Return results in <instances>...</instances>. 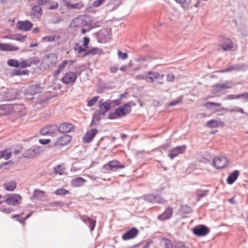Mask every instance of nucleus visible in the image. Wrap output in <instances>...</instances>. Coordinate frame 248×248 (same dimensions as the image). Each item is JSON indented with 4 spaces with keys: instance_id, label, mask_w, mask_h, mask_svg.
I'll use <instances>...</instances> for the list:
<instances>
[{
    "instance_id": "nucleus-29",
    "label": "nucleus",
    "mask_w": 248,
    "mask_h": 248,
    "mask_svg": "<svg viewBox=\"0 0 248 248\" xmlns=\"http://www.w3.org/2000/svg\"><path fill=\"white\" fill-rule=\"evenodd\" d=\"M160 244L164 248H173V247L171 241L166 237H163L160 239Z\"/></svg>"
},
{
    "instance_id": "nucleus-52",
    "label": "nucleus",
    "mask_w": 248,
    "mask_h": 248,
    "mask_svg": "<svg viewBox=\"0 0 248 248\" xmlns=\"http://www.w3.org/2000/svg\"><path fill=\"white\" fill-rule=\"evenodd\" d=\"M54 171L56 174H59L60 175H62L64 173L62 168V166L61 165H57L56 167H54Z\"/></svg>"
},
{
    "instance_id": "nucleus-44",
    "label": "nucleus",
    "mask_w": 248,
    "mask_h": 248,
    "mask_svg": "<svg viewBox=\"0 0 248 248\" xmlns=\"http://www.w3.org/2000/svg\"><path fill=\"white\" fill-rule=\"evenodd\" d=\"M27 70H22L19 69H15L13 70L12 74L13 75L20 76L25 75L27 74Z\"/></svg>"
},
{
    "instance_id": "nucleus-22",
    "label": "nucleus",
    "mask_w": 248,
    "mask_h": 248,
    "mask_svg": "<svg viewBox=\"0 0 248 248\" xmlns=\"http://www.w3.org/2000/svg\"><path fill=\"white\" fill-rule=\"evenodd\" d=\"M239 175V171L238 170H235L231 173L227 179V182L229 185L232 184L237 179L238 176Z\"/></svg>"
},
{
    "instance_id": "nucleus-49",
    "label": "nucleus",
    "mask_w": 248,
    "mask_h": 248,
    "mask_svg": "<svg viewBox=\"0 0 248 248\" xmlns=\"http://www.w3.org/2000/svg\"><path fill=\"white\" fill-rule=\"evenodd\" d=\"M99 96H96L93 97L92 99L88 101L87 106L89 107L93 106L95 103L97 101Z\"/></svg>"
},
{
    "instance_id": "nucleus-19",
    "label": "nucleus",
    "mask_w": 248,
    "mask_h": 248,
    "mask_svg": "<svg viewBox=\"0 0 248 248\" xmlns=\"http://www.w3.org/2000/svg\"><path fill=\"white\" fill-rule=\"evenodd\" d=\"M21 200V197L17 194H14L7 198L2 202H5L9 205L15 206L18 203L19 200Z\"/></svg>"
},
{
    "instance_id": "nucleus-4",
    "label": "nucleus",
    "mask_w": 248,
    "mask_h": 248,
    "mask_svg": "<svg viewBox=\"0 0 248 248\" xmlns=\"http://www.w3.org/2000/svg\"><path fill=\"white\" fill-rule=\"evenodd\" d=\"M229 160L225 156L216 157L213 160L212 165L217 170H220L226 167L229 164Z\"/></svg>"
},
{
    "instance_id": "nucleus-41",
    "label": "nucleus",
    "mask_w": 248,
    "mask_h": 248,
    "mask_svg": "<svg viewBox=\"0 0 248 248\" xmlns=\"http://www.w3.org/2000/svg\"><path fill=\"white\" fill-rule=\"evenodd\" d=\"M222 109L227 111L229 112H238L242 114H246L244 111V109L241 108L237 107L235 108L228 109L223 108Z\"/></svg>"
},
{
    "instance_id": "nucleus-35",
    "label": "nucleus",
    "mask_w": 248,
    "mask_h": 248,
    "mask_svg": "<svg viewBox=\"0 0 248 248\" xmlns=\"http://www.w3.org/2000/svg\"><path fill=\"white\" fill-rule=\"evenodd\" d=\"M209 192V190H202V189H197L196 194L197 197V201H199L201 200V198H203L208 194Z\"/></svg>"
},
{
    "instance_id": "nucleus-25",
    "label": "nucleus",
    "mask_w": 248,
    "mask_h": 248,
    "mask_svg": "<svg viewBox=\"0 0 248 248\" xmlns=\"http://www.w3.org/2000/svg\"><path fill=\"white\" fill-rule=\"evenodd\" d=\"M42 15V10L41 8L39 5H36L32 7L31 16L33 18H38Z\"/></svg>"
},
{
    "instance_id": "nucleus-57",
    "label": "nucleus",
    "mask_w": 248,
    "mask_h": 248,
    "mask_svg": "<svg viewBox=\"0 0 248 248\" xmlns=\"http://www.w3.org/2000/svg\"><path fill=\"white\" fill-rule=\"evenodd\" d=\"M105 0H96L93 3V6L94 7H98L105 2Z\"/></svg>"
},
{
    "instance_id": "nucleus-28",
    "label": "nucleus",
    "mask_w": 248,
    "mask_h": 248,
    "mask_svg": "<svg viewBox=\"0 0 248 248\" xmlns=\"http://www.w3.org/2000/svg\"><path fill=\"white\" fill-rule=\"evenodd\" d=\"M9 105L12 106V108L14 112L21 114L24 112L23 110L24 109V106L22 104L18 103H14L10 104Z\"/></svg>"
},
{
    "instance_id": "nucleus-31",
    "label": "nucleus",
    "mask_w": 248,
    "mask_h": 248,
    "mask_svg": "<svg viewBox=\"0 0 248 248\" xmlns=\"http://www.w3.org/2000/svg\"><path fill=\"white\" fill-rule=\"evenodd\" d=\"M85 182V180L82 177H77L71 181V185L74 187L81 186Z\"/></svg>"
},
{
    "instance_id": "nucleus-58",
    "label": "nucleus",
    "mask_w": 248,
    "mask_h": 248,
    "mask_svg": "<svg viewBox=\"0 0 248 248\" xmlns=\"http://www.w3.org/2000/svg\"><path fill=\"white\" fill-rule=\"evenodd\" d=\"M90 42V39L89 37L85 36L83 38V46L86 48H88L89 47V44Z\"/></svg>"
},
{
    "instance_id": "nucleus-62",
    "label": "nucleus",
    "mask_w": 248,
    "mask_h": 248,
    "mask_svg": "<svg viewBox=\"0 0 248 248\" xmlns=\"http://www.w3.org/2000/svg\"><path fill=\"white\" fill-rule=\"evenodd\" d=\"M55 36H45L44 37V39L45 40H46L48 42H54L55 41Z\"/></svg>"
},
{
    "instance_id": "nucleus-24",
    "label": "nucleus",
    "mask_w": 248,
    "mask_h": 248,
    "mask_svg": "<svg viewBox=\"0 0 248 248\" xmlns=\"http://www.w3.org/2000/svg\"><path fill=\"white\" fill-rule=\"evenodd\" d=\"M19 48L17 46H13L10 44H7L4 43H0V51H16Z\"/></svg>"
},
{
    "instance_id": "nucleus-39",
    "label": "nucleus",
    "mask_w": 248,
    "mask_h": 248,
    "mask_svg": "<svg viewBox=\"0 0 248 248\" xmlns=\"http://www.w3.org/2000/svg\"><path fill=\"white\" fill-rule=\"evenodd\" d=\"M7 64L10 66L16 68L18 67L20 65V63L16 59H9L7 61Z\"/></svg>"
},
{
    "instance_id": "nucleus-40",
    "label": "nucleus",
    "mask_w": 248,
    "mask_h": 248,
    "mask_svg": "<svg viewBox=\"0 0 248 248\" xmlns=\"http://www.w3.org/2000/svg\"><path fill=\"white\" fill-rule=\"evenodd\" d=\"M135 61L141 63H143L144 62L148 63L150 62V59L148 57L140 56L136 58Z\"/></svg>"
},
{
    "instance_id": "nucleus-45",
    "label": "nucleus",
    "mask_w": 248,
    "mask_h": 248,
    "mask_svg": "<svg viewBox=\"0 0 248 248\" xmlns=\"http://www.w3.org/2000/svg\"><path fill=\"white\" fill-rule=\"evenodd\" d=\"M221 104L213 102H208L204 104V106L208 108H211L212 106L220 107Z\"/></svg>"
},
{
    "instance_id": "nucleus-23",
    "label": "nucleus",
    "mask_w": 248,
    "mask_h": 248,
    "mask_svg": "<svg viewBox=\"0 0 248 248\" xmlns=\"http://www.w3.org/2000/svg\"><path fill=\"white\" fill-rule=\"evenodd\" d=\"M232 86V83L230 81H226L222 84H216L215 85V89L217 92H218L223 89L231 88Z\"/></svg>"
},
{
    "instance_id": "nucleus-16",
    "label": "nucleus",
    "mask_w": 248,
    "mask_h": 248,
    "mask_svg": "<svg viewBox=\"0 0 248 248\" xmlns=\"http://www.w3.org/2000/svg\"><path fill=\"white\" fill-rule=\"evenodd\" d=\"M17 28L22 31H30L33 27V24L28 20L18 21L16 23Z\"/></svg>"
},
{
    "instance_id": "nucleus-59",
    "label": "nucleus",
    "mask_w": 248,
    "mask_h": 248,
    "mask_svg": "<svg viewBox=\"0 0 248 248\" xmlns=\"http://www.w3.org/2000/svg\"><path fill=\"white\" fill-rule=\"evenodd\" d=\"M20 66L22 68H24L30 67V64L28 61H23L20 63Z\"/></svg>"
},
{
    "instance_id": "nucleus-26",
    "label": "nucleus",
    "mask_w": 248,
    "mask_h": 248,
    "mask_svg": "<svg viewBox=\"0 0 248 248\" xmlns=\"http://www.w3.org/2000/svg\"><path fill=\"white\" fill-rule=\"evenodd\" d=\"M224 123L216 120H211L206 123V126L210 128H216L219 126L223 125Z\"/></svg>"
},
{
    "instance_id": "nucleus-14",
    "label": "nucleus",
    "mask_w": 248,
    "mask_h": 248,
    "mask_svg": "<svg viewBox=\"0 0 248 248\" xmlns=\"http://www.w3.org/2000/svg\"><path fill=\"white\" fill-rule=\"evenodd\" d=\"M164 74H160L157 72L150 71L148 72L146 76V81L150 83H154L156 79L162 80Z\"/></svg>"
},
{
    "instance_id": "nucleus-61",
    "label": "nucleus",
    "mask_w": 248,
    "mask_h": 248,
    "mask_svg": "<svg viewBox=\"0 0 248 248\" xmlns=\"http://www.w3.org/2000/svg\"><path fill=\"white\" fill-rule=\"evenodd\" d=\"M239 98H242L245 102H247L248 101V94L247 93H244L238 94Z\"/></svg>"
},
{
    "instance_id": "nucleus-2",
    "label": "nucleus",
    "mask_w": 248,
    "mask_h": 248,
    "mask_svg": "<svg viewBox=\"0 0 248 248\" xmlns=\"http://www.w3.org/2000/svg\"><path fill=\"white\" fill-rule=\"evenodd\" d=\"M92 22L85 15H80L72 20L71 26L73 28L84 27L91 24Z\"/></svg>"
},
{
    "instance_id": "nucleus-8",
    "label": "nucleus",
    "mask_w": 248,
    "mask_h": 248,
    "mask_svg": "<svg viewBox=\"0 0 248 248\" xmlns=\"http://www.w3.org/2000/svg\"><path fill=\"white\" fill-rule=\"evenodd\" d=\"M210 232V229L204 225H198L193 229V233L197 236H203L208 234Z\"/></svg>"
},
{
    "instance_id": "nucleus-21",
    "label": "nucleus",
    "mask_w": 248,
    "mask_h": 248,
    "mask_svg": "<svg viewBox=\"0 0 248 248\" xmlns=\"http://www.w3.org/2000/svg\"><path fill=\"white\" fill-rule=\"evenodd\" d=\"M219 45L224 50H229L232 47V42L229 38H222Z\"/></svg>"
},
{
    "instance_id": "nucleus-56",
    "label": "nucleus",
    "mask_w": 248,
    "mask_h": 248,
    "mask_svg": "<svg viewBox=\"0 0 248 248\" xmlns=\"http://www.w3.org/2000/svg\"><path fill=\"white\" fill-rule=\"evenodd\" d=\"M182 96H180L177 100H173L169 104V106H174L178 104L179 103L182 102Z\"/></svg>"
},
{
    "instance_id": "nucleus-18",
    "label": "nucleus",
    "mask_w": 248,
    "mask_h": 248,
    "mask_svg": "<svg viewBox=\"0 0 248 248\" xmlns=\"http://www.w3.org/2000/svg\"><path fill=\"white\" fill-rule=\"evenodd\" d=\"M74 129L73 124L67 122L63 123L58 126V131L60 133H69L74 131Z\"/></svg>"
},
{
    "instance_id": "nucleus-53",
    "label": "nucleus",
    "mask_w": 248,
    "mask_h": 248,
    "mask_svg": "<svg viewBox=\"0 0 248 248\" xmlns=\"http://www.w3.org/2000/svg\"><path fill=\"white\" fill-rule=\"evenodd\" d=\"M12 218H16V220L19 221L20 223L23 224H25V219L23 218L20 217V215L18 214H16L13 215L11 217Z\"/></svg>"
},
{
    "instance_id": "nucleus-12",
    "label": "nucleus",
    "mask_w": 248,
    "mask_h": 248,
    "mask_svg": "<svg viewBox=\"0 0 248 248\" xmlns=\"http://www.w3.org/2000/svg\"><path fill=\"white\" fill-rule=\"evenodd\" d=\"M18 99V93L16 89L8 90L2 97L3 100L5 101H14Z\"/></svg>"
},
{
    "instance_id": "nucleus-33",
    "label": "nucleus",
    "mask_w": 248,
    "mask_h": 248,
    "mask_svg": "<svg viewBox=\"0 0 248 248\" xmlns=\"http://www.w3.org/2000/svg\"><path fill=\"white\" fill-rule=\"evenodd\" d=\"M110 104L107 102H105L100 106L99 111L102 114V115L104 116L110 109Z\"/></svg>"
},
{
    "instance_id": "nucleus-17",
    "label": "nucleus",
    "mask_w": 248,
    "mask_h": 248,
    "mask_svg": "<svg viewBox=\"0 0 248 248\" xmlns=\"http://www.w3.org/2000/svg\"><path fill=\"white\" fill-rule=\"evenodd\" d=\"M97 132L98 130L96 128L92 129L90 131L86 132L82 139L83 142L84 143H88L91 142Z\"/></svg>"
},
{
    "instance_id": "nucleus-5",
    "label": "nucleus",
    "mask_w": 248,
    "mask_h": 248,
    "mask_svg": "<svg viewBox=\"0 0 248 248\" xmlns=\"http://www.w3.org/2000/svg\"><path fill=\"white\" fill-rule=\"evenodd\" d=\"M42 88L38 84L31 85L28 87L24 91V94L26 98L31 99L33 96L42 92Z\"/></svg>"
},
{
    "instance_id": "nucleus-13",
    "label": "nucleus",
    "mask_w": 248,
    "mask_h": 248,
    "mask_svg": "<svg viewBox=\"0 0 248 248\" xmlns=\"http://www.w3.org/2000/svg\"><path fill=\"white\" fill-rule=\"evenodd\" d=\"M72 137L69 135L65 134L59 138L55 142L54 146L57 148H61V147L67 145L71 140Z\"/></svg>"
},
{
    "instance_id": "nucleus-10",
    "label": "nucleus",
    "mask_w": 248,
    "mask_h": 248,
    "mask_svg": "<svg viewBox=\"0 0 248 248\" xmlns=\"http://www.w3.org/2000/svg\"><path fill=\"white\" fill-rule=\"evenodd\" d=\"M143 199L149 202L152 203H160L164 204L165 200L162 198L160 195H155L153 194H149L143 196Z\"/></svg>"
},
{
    "instance_id": "nucleus-54",
    "label": "nucleus",
    "mask_w": 248,
    "mask_h": 248,
    "mask_svg": "<svg viewBox=\"0 0 248 248\" xmlns=\"http://www.w3.org/2000/svg\"><path fill=\"white\" fill-rule=\"evenodd\" d=\"M30 66L32 64H38L39 62V60L37 57H33L32 58H31L29 61Z\"/></svg>"
},
{
    "instance_id": "nucleus-50",
    "label": "nucleus",
    "mask_w": 248,
    "mask_h": 248,
    "mask_svg": "<svg viewBox=\"0 0 248 248\" xmlns=\"http://www.w3.org/2000/svg\"><path fill=\"white\" fill-rule=\"evenodd\" d=\"M88 222L89 224L90 231H93L95 226L96 221L93 219H88Z\"/></svg>"
},
{
    "instance_id": "nucleus-11",
    "label": "nucleus",
    "mask_w": 248,
    "mask_h": 248,
    "mask_svg": "<svg viewBox=\"0 0 248 248\" xmlns=\"http://www.w3.org/2000/svg\"><path fill=\"white\" fill-rule=\"evenodd\" d=\"M77 78V76L75 73L69 72L64 74L61 81L64 84L69 85L75 83Z\"/></svg>"
},
{
    "instance_id": "nucleus-64",
    "label": "nucleus",
    "mask_w": 248,
    "mask_h": 248,
    "mask_svg": "<svg viewBox=\"0 0 248 248\" xmlns=\"http://www.w3.org/2000/svg\"><path fill=\"white\" fill-rule=\"evenodd\" d=\"M39 142L42 145H46L50 142V139H40Z\"/></svg>"
},
{
    "instance_id": "nucleus-48",
    "label": "nucleus",
    "mask_w": 248,
    "mask_h": 248,
    "mask_svg": "<svg viewBox=\"0 0 248 248\" xmlns=\"http://www.w3.org/2000/svg\"><path fill=\"white\" fill-rule=\"evenodd\" d=\"M11 156L10 152H7L6 150L1 151L0 152L1 157L4 158L5 159H8Z\"/></svg>"
},
{
    "instance_id": "nucleus-1",
    "label": "nucleus",
    "mask_w": 248,
    "mask_h": 248,
    "mask_svg": "<svg viewBox=\"0 0 248 248\" xmlns=\"http://www.w3.org/2000/svg\"><path fill=\"white\" fill-rule=\"evenodd\" d=\"M131 110V103L127 102L122 106L116 108L114 112H109L108 115V118L116 119L124 117L129 114Z\"/></svg>"
},
{
    "instance_id": "nucleus-36",
    "label": "nucleus",
    "mask_w": 248,
    "mask_h": 248,
    "mask_svg": "<svg viewBox=\"0 0 248 248\" xmlns=\"http://www.w3.org/2000/svg\"><path fill=\"white\" fill-rule=\"evenodd\" d=\"M232 71H244L246 69V65L245 64H235L232 65L230 66Z\"/></svg>"
},
{
    "instance_id": "nucleus-34",
    "label": "nucleus",
    "mask_w": 248,
    "mask_h": 248,
    "mask_svg": "<svg viewBox=\"0 0 248 248\" xmlns=\"http://www.w3.org/2000/svg\"><path fill=\"white\" fill-rule=\"evenodd\" d=\"M102 115V114L100 112L94 113L93 116L92 121L90 125L92 126L93 125L97 124V123L99 122V121L101 119Z\"/></svg>"
},
{
    "instance_id": "nucleus-47",
    "label": "nucleus",
    "mask_w": 248,
    "mask_h": 248,
    "mask_svg": "<svg viewBox=\"0 0 248 248\" xmlns=\"http://www.w3.org/2000/svg\"><path fill=\"white\" fill-rule=\"evenodd\" d=\"M117 55L119 59L124 60L128 58L127 53L126 52L123 53L121 50L118 51Z\"/></svg>"
},
{
    "instance_id": "nucleus-7",
    "label": "nucleus",
    "mask_w": 248,
    "mask_h": 248,
    "mask_svg": "<svg viewBox=\"0 0 248 248\" xmlns=\"http://www.w3.org/2000/svg\"><path fill=\"white\" fill-rule=\"evenodd\" d=\"M58 131V126L57 125L49 124L41 129L40 133L43 136H54V135Z\"/></svg>"
},
{
    "instance_id": "nucleus-60",
    "label": "nucleus",
    "mask_w": 248,
    "mask_h": 248,
    "mask_svg": "<svg viewBox=\"0 0 248 248\" xmlns=\"http://www.w3.org/2000/svg\"><path fill=\"white\" fill-rule=\"evenodd\" d=\"M0 211L5 214H10L13 210L11 208H6L3 207H0Z\"/></svg>"
},
{
    "instance_id": "nucleus-43",
    "label": "nucleus",
    "mask_w": 248,
    "mask_h": 248,
    "mask_svg": "<svg viewBox=\"0 0 248 248\" xmlns=\"http://www.w3.org/2000/svg\"><path fill=\"white\" fill-rule=\"evenodd\" d=\"M74 50L77 51L78 54H80L82 52L86 51L87 48H85L83 46L79 45V44H76L74 47Z\"/></svg>"
},
{
    "instance_id": "nucleus-20",
    "label": "nucleus",
    "mask_w": 248,
    "mask_h": 248,
    "mask_svg": "<svg viewBox=\"0 0 248 248\" xmlns=\"http://www.w3.org/2000/svg\"><path fill=\"white\" fill-rule=\"evenodd\" d=\"M173 214V209L170 207H168L166 210L161 214L157 217V219L164 221L166 220L170 219Z\"/></svg>"
},
{
    "instance_id": "nucleus-37",
    "label": "nucleus",
    "mask_w": 248,
    "mask_h": 248,
    "mask_svg": "<svg viewBox=\"0 0 248 248\" xmlns=\"http://www.w3.org/2000/svg\"><path fill=\"white\" fill-rule=\"evenodd\" d=\"M67 63V61L64 60L61 63H60L58 67V69L54 73L53 76L55 77H56L58 76V75L63 70V69L65 67L66 64Z\"/></svg>"
},
{
    "instance_id": "nucleus-30",
    "label": "nucleus",
    "mask_w": 248,
    "mask_h": 248,
    "mask_svg": "<svg viewBox=\"0 0 248 248\" xmlns=\"http://www.w3.org/2000/svg\"><path fill=\"white\" fill-rule=\"evenodd\" d=\"M103 52L102 49L97 47H93L92 49L86 51L83 55V57L87 56L95 55L96 54H101Z\"/></svg>"
},
{
    "instance_id": "nucleus-6",
    "label": "nucleus",
    "mask_w": 248,
    "mask_h": 248,
    "mask_svg": "<svg viewBox=\"0 0 248 248\" xmlns=\"http://www.w3.org/2000/svg\"><path fill=\"white\" fill-rule=\"evenodd\" d=\"M124 166L115 160L109 161L103 166V169L105 172H108L109 170L116 171L119 169H123Z\"/></svg>"
},
{
    "instance_id": "nucleus-9",
    "label": "nucleus",
    "mask_w": 248,
    "mask_h": 248,
    "mask_svg": "<svg viewBox=\"0 0 248 248\" xmlns=\"http://www.w3.org/2000/svg\"><path fill=\"white\" fill-rule=\"evenodd\" d=\"M186 146L185 145L177 146L172 149L169 153L168 155L171 159H173L179 154H182L185 152Z\"/></svg>"
},
{
    "instance_id": "nucleus-38",
    "label": "nucleus",
    "mask_w": 248,
    "mask_h": 248,
    "mask_svg": "<svg viewBox=\"0 0 248 248\" xmlns=\"http://www.w3.org/2000/svg\"><path fill=\"white\" fill-rule=\"evenodd\" d=\"M179 211L183 214H188L192 213L193 210L190 206L187 205H182L179 209Z\"/></svg>"
},
{
    "instance_id": "nucleus-63",
    "label": "nucleus",
    "mask_w": 248,
    "mask_h": 248,
    "mask_svg": "<svg viewBox=\"0 0 248 248\" xmlns=\"http://www.w3.org/2000/svg\"><path fill=\"white\" fill-rule=\"evenodd\" d=\"M239 99L238 95L230 94V95H228L226 98V99H227V100H232V99Z\"/></svg>"
},
{
    "instance_id": "nucleus-42",
    "label": "nucleus",
    "mask_w": 248,
    "mask_h": 248,
    "mask_svg": "<svg viewBox=\"0 0 248 248\" xmlns=\"http://www.w3.org/2000/svg\"><path fill=\"white\" fill-rule=\"evenodd\" d=\"M69 193V191L64 188H61L57 189L55 191V194L57 195L64 196Z\"/></svg>"
},
{
    "instance_id": "nucleus-32",
    "label": "nucleus",
    "mask_w": 248,
    "mask_h": 248,
    "mask_svg": "<svg viewBox=\"0 0 248 248\" xmlns=\"http://www.w3.org/2000/svg\"><path fill=\"white\" fill-rule=\"evenodd\" d=\"M45 192L44 191L39 190V189H35L33 191V194L31 197V199H33L40 200L43 197H45Z\"/></svg>"
},
{
    "instance_id": "nucleus-46",
    "label": "nucleus",
    "mask_w": 248,
    "mask_h": 248,
    "mask_svg": "<svg viewBox=\"0 0 248 248\" xmlns=\"http://www.w3.org/2000/svg\"><path fill=\"white\" fill-rule=\"evenodd\" d=\"M66 6L70 9H80L81 7H82V5H80V4L78 3L72 4L70 2H68L66 4Z\"/></svg>"
},
{
    "instance_id": "nucleus-3",
    "label": "nucleus",
    "mask_w": 248,
    "mask_h": 248,
    "mask_svg": "<svg viewBox=\"0 0 248 248\" xmlns=\"http://www.w3.org/2000/svg\"><path fill=\"white\" fill-rule=\"evenodd\" d=\"M43 151L44 149L42 147L33 146L27 150L22 155L24 158H32L40 155Z\"/></svg>"
},
{
    "instance_id": "nucleus-15",
    "label": "nucleus",
    "mask_w": 248,
    "mask_h": 248,
    "mask_svg": "<svg viewBox=\"0 0 248 248\" xmlns=\"http://www.w3.org/2000/svg\"><path fill=\"white\" fill-rule=\"evenodd\" d=\"M139 233V231L135 227H132L122 235L124 240H127L136 237Z\"/></svg>"
},
{
    "instance_id": "nucleus-27",
    "label": "nucleus",
    "mask_w": 248,
    "mask_h": 248,
    "mask_svg": "<svg viewBox=\"0 0 248 248\" xmlns=\"http://www.w3.org/2000/svg\"><path fill=\"white\" fill-rule=\"evenodd\" d=\"M16 186V183L15 181H7L3 184L4 188L9 191H14Z\"/></svg>"
},
{
    "instance_id": "nucleus-55",
    "label": "nucleus",
    "mask_w": 248,
    "mask_h": 248,
    "mask_svg": "<svg viewBox=\"0 0 248 248\" xmlns=\"http://www.w3.org/2000/svg\"><path fill=\"white\" fill-rule=\"evenodd\" d=\"M174 248H186V245L184 242L178 241L174 244Z\"/></svg>"
},
{
    "instance_id": "nucleus-51",
    "label": "nucleus",
    "mask_w": 248,
    "mask_h": 248,
    "mask_svg": "<svg viewBox=\"0 0 248 248\" xmlns=\"http://www.w3.org/2000/svg\"><path fill=\"white\" fill-rule=\"evenodd\" d=\"M88 222L89 224L90 231H93L95 226L96 221L93 219H88Z\"/></svg>"
}]
</instances>
